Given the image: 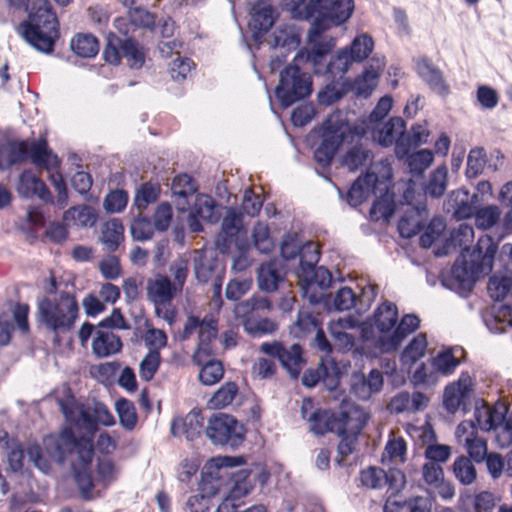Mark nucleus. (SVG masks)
<instances>
[{
    "label": "nucleus",
    "mask_w": 512,
    "mask_h": 512,
    "mask_svg": "<svg viewBox=\"0 0 512 512\" xmlns=\"http://www.w3.org/2000/svg\"><path fill=\"white\" fill-rule=\"evenodd\" d=\"M10 6L26 7L28 17L19 23L17 33L34 49L50 54L60 37V24L49 0H7Z\"/></svg>",
    "instance_id": "f257e3e1"
},
{
    "label": "nucleus",
    "mask_w": 512,
    "mask_h": 512,
    "mask_svg": "<svg viewBox=\"0 0 512 512\" xmlns=\"http://www.w3.org/2000/svg\"><path fill=\"white\" fill-rule=\"evenodd\" d=\"M169 271L173 279L166 274L156 273L147 279L145 292L147 300L154 307L155 315L172 325L177 316L173 301L182 294L189 273L188 261L184 259L174 261Z\"/></svg>",
    "instance_id": "f03ea898"
},
{
    "label": "nucleus",
    "mask_w": 512,
    "mask_h": 512,
    "mask_svg": "<svg viewBox=\"0 0 512 512\" xmlns=\"http://www.w3.org/2000/svg\"><path fill=\"white\" fill-rule=\"evenodd\" d=\"M474 240V229L468 224H460L451 232L449 243L455 249L461 250V260H457L452 267L455 278L463 283L472 274L477 273L486 259L492 260L496 253V245L488 235L481 236L470 253V244Z\"/></svg>",
    "instance_id": "7ed1b4c3"
},
{
    "label": "nucleus",
    "mask_w": 512,
    "mask_h": 512,
    "mask_svg": "<svg viewBox=\"0 0 512 512\" xmlns=\"http://www.w3.org/2000/svg\"><path fill=\"white\" fill-rule=\"evenodd\" d=\"M27 160L34 166L44 169L56 168L61 163L44 137L32 142L22 139L0 140V170H8Z\"/></svg>",
    "instance_id": "20e7f679"
},
{
    "label": "nucleus",
    "mask_w": 512,
    "mask_h": 512,
    "mask_svg": "<svg viewBox=\"0 0 512 512\" xmlns=\"http://www.w3.org/2000/svg\"><path fill=\"white\" fill-rule=\"evenodd\" d=\"M292 14L300 20L315 16L316 30H329L346 23L352 16L354 0H292Z\"/></svg>",
    "instance_id": "39448f33"
},
{
    "label": "nucleus",
    "mask_w": 512,
    "mask_h": 512,
    "mask_svg": "<svg viewBox=\"0 0 512 512\" xmlns=\"http://www.w3.org/2000/svg\"><path fill=\"white\" fill-rule=\"evenodd\" d=\"M41 321L56 336L70 332L79 316L75 294L60 291L58 296L43 297L38 303Z\"/></svg>",
    "instance_id": "423d86ee"
},
{
    "label": "nucleus",
    "mask_w": 512,
    "mask_h": 512,
    "mask_svg": "<svg viewBox=\"0 0 512 512\" xmlns=\"http://www.w3.org/2000/svg\"><path fill=\"white\" fill-rule=\"evenodd\" d=\"M310 430L318 436L327 433L343 435L347 432L360 434L366 421L361 411L355 407L342 409L338 412L331 409H316L308 418Z\"/></svg>",
    "instance_id": "0eeeda50"
},
{
    "label": "nucleus",
    "mask_w": 512,
    "mask_h": 512,
    "mask_svg": "<svg viewBox=\"0 0 512 512\" xmlns=\"http://www.w3.org/2000/svg\"><path fill=\"white\" fill-rule=\"evenodd\" d=\"M312 93V78L297 65H288L280 73L275 96L281 107L288 108Z\"/></svg>",
    "instance_id": "6e6552de"
},
{
    "label": "nucleus",
    "mask_w": 512,
    "mask_h": 512,
    "mask_svg": "<svg viewBox=\"0 0 512 512\" xmlns=\"http://www.w3.org/2000/svg\"><path fill=\"white\" fill-rule=\"evenodd\" d=\"M272 305L267 298L253 296L238 303L235 307V315L242 319L245 331L251 336H262L276 331L277 325L267 317H261V311L271 310Z\"/></svg>",
    "instance_id": "1a4fd4ad"
},
{
    "label": "nucleus",
    "mask_w": 512,
    "mask_h": 512,
    "mask_svg": "<svg viewBox=\"0 0 512 512\" xmlns=\"http://www.w3.org/2000/svg\"><path fill=\"white\" fill-rule=\"evenodd\" d=\"M205 433L214 444L233 448L241 445L245 438L243 426L233 416L224 413L209 418Z\"/></svg>",
    "instance_id": "9d476101"
},
{
    "label": "nucleus",
    "mask_w": 512,
    "mask_h": 512,
    "mask_svg": "<svg viewBox=\"0 0 512 512\" xmlns=\"http://www.w3.org/2000/svg\"><path fill=\"white\" fill-rule=\"evenodd\" d=\"M352 63L351 57L348 56V49L343 48L328 63L323 64L321 74L325 75L330 83L325 86L324 91L319 93L321 103L332 104L342 98L344 93L337 90L335 84L343 80Z\"/></svg>",
    "instance_id": "9b49d317"
},
{
    "label": "nucleus",
    "mask_w": 512,
    "mask_h": 512,
    "mask_svg": "<svg viewBox=\"0 0 512 512\" xmlns=\"http://www.w3.org/2000/svg\"><path fill=\"white\" fill-rule=\"evenodd\" d=\"M260 351L272 358H276L294 380L299 378L301 370L306 364L303 348L297 343L286 348L279 341L264 342L260 345Z\"/></svg>",
    "instance_id": "f8f14e48"
},
{
    "label": "nucleus",
    "mask_w": 512,
    "mask_h": 512,
    "mask_svg": "<svg viewBox=\"0 0 512 512\" xmlns=\"http://www.w3.org/2000/svg\"><path fill=\"white\" fill-rule=\"evenodd\" d=\"M345 136L342 124L330 118L323 121L320 127L321 142L314 151L315 161L323 168L329 167Z\"/></svg>",
    "instance_id": "ddd939ff"
},
{
    "label": "nucleus",
    "mask_w": 512,
    "mask_h": 512,
    "mask_svg": "<svg viewBox=\"0 0 512 512\" xmlns=\"http://www.w3.org/2000/svg\"><path fill=\"white\" fill-rule=\"evenodd\" d=\"M57 403L68 423L90 434L96 432L94 411L83 404H78L70 388L64 390L63 395L57 399Z\"/></svg>",
    "instance_id": "4468645a"
},
{
    "label": "nucleus",
    "mask_w": 512,
    "mask_h": 512,
    "mask_svg": "<svg viewBox=\"0 0 512 512\" xmlns=\"http://www.w3.org/2000/svg\"><path fill=\"white\" fill-rule=\"evenodd\" d=\"M473 393V380L468 372H462L457 381L446 386L443 393V406L448 413L459 409L468 410Z\"/></svg>",
    "instance_id": "2eb2a0df"
},
{
    "label": "nucleus",
    "mask_w": 512,
    "mask_h": 512,
    "mask_svg": "<svg viewBox=\"0 0 512 512\" xmlns=\"http://www.w3.org/2000/svg\"><path fill=\"white\" fill-rule=\"evenodd\" d=\"M79 439L71 427H64L59 433L46 436L44 444L49 456L62 464L75 452Z\"/></svg>",
    "instance_id": "dca6fc26"
},
{
    "label": "nucleus",
    "mask_w": 512,
    "mask_h": 512,
    "mask_svg": "<svg viewBox=\"0 0 512 512\" xmlns=\"http://www.w3.org/2000/svg\"><path fill=\"white\" fill-rule=\"evenodd\" d=\"M327 30H316L315 21H313L307 35L310 50L307 53V59L313 65L314 73L323 72V64H325L326 56L335 46L333 38H326L323 34Z\"/></svg>",
    "instance_id": "f3484780"
},
{
    "label": "nucleus",
    "mask_w": 512,
    "mask_h": 512,
    "mask_svg": "<svg viewBox=\"0 0 512 512\" xmlns=\"http://www.w3.org/2000/svg\"><path fill=\"white\" fill-rule=\"evenodd\" d=\"M219 467L212 472L202 473L199 483V492L208 498L214 497L221 490L224 484V478L228 475L227 468L236 467L244 463L242 457L225 456L220 459Z\"/></svg>",
    "instance_id": "a211bd4d"
},
{
    "label": "nucleus",
    "mask_w": 512,
    "mask_h": 512,
    "mask_svg": "<svg viewBox=\"0 0 512 512\" xmlns=\"http://www.w3.org/2000/svg\"><path fill=\"white\" fill-rule=\"evenodd\" d=\"M417 75L437 95L446 97L450 93V87L446 83L443 72L434 64L431 58L426 55L417 57L414 60Z\"/></svg>",
    "instance_id": "6ab92c4d"
},
{
    "label": "nucleus",
    "mask_w": 512,
    "mask_h": 512,
    "mask_svg": "<svg viewBox=\"0 0 512 512\" xmlns=\"http://www.w3.org/2000/svg\"><path fill=\"white\" fill-rule=\"evenodd\" d=\"M420 319L414 314H406L389 336H379L377 346L383 353L396 351L403 340L412 332L417 330Z\"/></svg>",
    "instance_id": "aec40b11"
},
{
    "label": "nucleus",
    "mask_w": 512,
    "mask_h": 512,
    "mask_svg": "<svg viewBox=\"0 0 512 512\" xmlns=\"http://www.w3.org/2000/svg\"><path fill=\"white\" fill-rule=\"evenodd\" d=\"M18 193L25 198L37 196L45 203L53 204V196L47 185L32 170H24L19 176Z\"/></svg>",
    "instance_id": "412c9836"
},
{
    "label": "nucleus",
    "mask_w": 512,
    "mask_h": 512,
    "mask_svg": "<svg viewBox=\"0 0 512 512\" xmlns=\"http://www.w3.org/2000/svg\"><path fill=\"white\" fill-rule=\"evenodd\" d=\"M204 417L201 411L192 410L184 418H175L171 423V434L175 437L185 436L193 441L201 435Z\"/></svg>",
    "instance_id": "4be33fe9"
},
{
    "label": "nucleus",
    "mask_w": 512,
    "mask_h": 512,
    "mask_svg": "<svg viewBox=\"0 0 512 512\" xmlns=\"http://www.w3.org/2000/svg\"><path fill=\"white\" fill-rule=\"evenodd\" d=\"M422 478L441 498L448 500L454 496V487L445 481L444 471L439 463L425 462L422 466Z\"/></svg>",
    "instance_id": "5701e85b"
},
{
    "label": "nucleus",
    "mask_w": 512,
    "mask_h": 512,
    "mask_svg": "<svg viewBox=\"0 0 512 512\" xmlns=\"http://www.w3.org/2000/svg\"><path fill=\"white\" fill-rule=\"evenodd\" d=\"M217 334V321L210 318L198 333L197 348L192 356V360L196 365L203 364L205 359L214 355L213 342L216 340Z\"/></svg>",
    "instance_id": "b1692460"
},
{
    "label": "nucleus",
    "mask_w": 512,
    "mask_h": 512,
    "mask_svg": "<svg viewBox=\"0 0 512 512\" xmlns=\"http://www.w3.org/2000/svg\"><path fill=\"white\" fill-rule=\"evenodd\" d=\"M378 182L379 178L375 172L367 171L364 175L359 176L347 192L348 203L354 207L363 204L372 193H375Z\"/></svg>",
    "instance_id": "393cba45"
},
{
    "label": "nucleus",
    "mask_w": 512,
    "mask_h": 512,
    "mask_svg": "<svg viewBox=\"0 0 512 512\" xmlns=\"http://www.w3.org/2000/svg\"><path fill=\"white\" fill-rule=\"evenodd\" d=\"M0 445L7 452V463L11 472L22 473L26 454V446L17 438L10 437L5 430L0 431Z\"/></svg>",
    "instance_id": "a878e982"
},
{
    "label": "nucleus",
    "mask_w": 512,
    "mask_h": 512,
    "mask_svg": "<svg viewBox=\"0 0 512 512\" xmlns=\"http://www.w3.org/2000/svg\"><path fill=\"white\" fill-rule=\"evenodd\" d=\"M477 195L464 189L453 191L448 198V211H452L458 220L468 219L474 216L476 212Z\"/></svg>",
    "instance_id": "bb28decb"
},
{
    "label": "nucleus",
    "mask_w": 512,
    "mask_h": 512,
    "mask_svg": "<svg viewBox=\"0 0 512 512\" xmlns=\"http://www.w3.org/2000/svg\"><path fill=\"white\" fill-rule=\"evenodd\" d=\"M122 341L118 335L111 330L97 327L92 342V351L98 358L108 357L117 354L122 349Z\"/></svg>",
    "instance_id": "cd10ccee"
},
{
    "label": "nucleus",
    "mask_w": 512,
    "mask_h": 512,
    "mask_svg": "<svg viewBox=\"0 0 512 512\" xmlns=\"http://www.w3.org/2000/svg\"><path fill=\"white\" fill-rule=\"evenodd\" d=\"M242 229V217L235 211L230 210L223 218L221 230L217 235L216 244L224 252L229 249L232 242L236 239Z\"/></svg>",
    "instance_id": "c85d7f7f"
},
{
    "label": "nucleus",
    "mask_w": 512,
    "mask_h": 512,
    "mask_svg": "<svg viewBox=\"0 0 512 512\" xmlns=\"http://www.w3.org/2000/svg\"><path fill=\"white\" fill-rule=\"evenodd\" d=\"M430 133L422 125H414L410 134L402 135L396 142L395 154L399 159L409 154L412 148H416L421 144L427 143Z\"/></svg>",
    "instance_id": "c756f323"
},
{
    "label": "nucleus",
    "mask_w": 512,
    "mask_h": 512,
    "mask_svg": "<svg viewBox=\"0 0 512 512\" xmlns=\"http://www.w3.org/2000/svg\"><path fill=\"white\" fill-rule=\"evenodd\" d=\"M137 340H143L149 350L159 351L167 346L168 337L164 330L153 327L150 320L144 321L143 327L137 326L134 330Z\"/></svg>",
    "instance_id": "7c9ffc66"
},
{
    "label": "nucleus",
    "mask_w": 512,
    "mask_h": 512,
    "mask_svg": "<svg viewBox=\"0 0 512 512\" xmlns=\"http://www.w3.org/2000/svg\"><path fill=\"white\" fill-rule=\"evenodd\" d=\"M398 321V309L392 302H384L374 312V324L379 336H389Z\"/></svg>",
    "instance_id": "2f4dec72"
},
{
    "label": "nucleus",
    "mask_w": 512,
    "mask_h": 512,
    "mask_svg": "<svg viewBox=\"0 0 512 512\" xmlns=\"http://www.w3.org/2000/svg\"><path fill=\"white\" fill-rule=\"evenodd\" d=\"M284 275L281 272L277 261L271 260L260 265L258 269V285L262 291L273 292L284 281Z\"/></svg>",
    "instance_id": "473e14b6"
},
{
    "label": "nucleus",
    "mask_w": 512,
    "mask_h": 512,
    "mask_svg": "<svg viewBox=\"0 0 512 512\" xmlns=\"http://www.w3.org/2000/svg\"><path fill=\"white\" fill-rule=\"evenodd\" d=\"M253 469L243 468L233 473H228L231 486L228 494L234 499L242 501L253 490Z\"/></svg>",
    "instance_id": "72a5a7b5"
},
{
    "label": "nucleus",
    "mask_w": 512,
    "mask_h": 512,
    "mask_svg": "<svg viewBox=\"0 0 512 512\" xmlns=\"http://www.w3.org/2000/svg\"><path fill=\"white\" fill-rule=\"evenodd\" d=\"M319 316V314H315L307 308L300 309L296 321L291 326V333L297 338H305L307 335L315 332L322 326Z\"/></svg>",
    "instance_id": "f704fd0d"
},
{
    "label": "nucleus",
    "mask_w": 512,
    "mask_h": 512,
    "mask_svg": "<svg viewBox=\"0 0 512 512\" xmlns=\"http://www.w3.org/2000/svg\"><path fill=\"white\" fill-rule=\"evenodd\" d=\"M404 134V120L401 117H392L376 131L374 137L381 146L389 147L394 143L396 144L397 140Z\"/></svg>",
    "instance_id": "c9c22d12"
},
{
    "label": "nucleus",
    "mask_w": 512,
    "mask_h": 512,
    "mask_svg": "<svg viewBox=\"0 0 512 512\" xmlns=\"http://www.w3.org/2000/svg\"><path fill=\"white\" fill-rule=\"evenodd\" d=\"M274 8L272 6H265L257 10L251 17L249 27L253 33L255 40L263 37L275 22Z\"/></svg>",
    "instance_id": "e433bc0d"
},
{
    "label": "nucleus",
    "mask_w": 512,
    "mask_h": 512,
    "mask_svg": "<svg viewBox=\"0 0 512 512\" xmlns=\"http://www.w3.org/2000/svg\"><path fill=\"white\" fill-rule=\"evenodd\" d=\"M239 393V387L234 381H227L222 384L207 402L210 409H224L235 400Z\"/></svg>",
    "instance_id": "4c0bfd02"
},
{
    "label": "nucleus",
    "mask_w": 512,
    "mask_h": 512,
    "mask_svg": "<svg viewBox=\"0 0 512 512\" xmlns=\"http://www.w3.org/2000/svg\"><path fill=\"white\" fill-rule=\"evenodd\" d=\"M320 381L329 389L335 388L338 383L336 378L330 375L323 361L316 368L306 370L302 376V384L308 388L316 386Z\"/></svg>",
    "instance_id": "58836bf2"
},
{
    "label": "nucleus",
    "mask_w": 512,
    "mask_h": 512,
    "mask_svg": "<svg viewBox=\"0 0 512 512\" xmlns=\"http://www.w3.org/2000/svg\"><path fill=\"white\" fill-rule=\"evenodd\" d=\"M101 240L109 252H114L124 240V227L119 219L107 221L102 230Z\"/></svg>",
    "instance_id": "ea45409f"
},
{
    "label": "nucleus",
    "mask_w": 512,
    "mask_h": 512,
    "mask_svg": "<svg viewBox=\"0 0 512 512\" xmlns=\"http://www.w3.org/2000/svg\"><path fill=\"white\" fill-rule=\"evenodd\" d=\"M71 48L82 58H92L99 52V41L92 34L79 33L71 40Z\"/></svg>",
    "instance_id": "a19ab883"
},
{
    "label": "nucleus",
    "mask_w": 512,
    "mask_h": 512,
    "mask_svg": "<svg viewBox=\"0 0 512 512\" xmlns=\"http://www.w3.org/2000/svg\"><path fill=\"white\" fill-rule=\"evenodd\" d=\"M161 193V186L157 182H144L136 190L134 205L140 211L145 210L150 204L155 203Z\"/></svg>",
    "instance_id": "79ce46f5"
},
{
    "label": "nucleus",
    "mask_w": 512,
    "mask_h": 512,
    "mask_svg": "<svg viewBox=\"0 0 512 512\" xmlns=\"http://www.w3.org/2000/svg\"><path fill=\"white\" fill-rule=\"evenodd\" d=\"M199 381L205 386H212L220 382L224 376V366L220 360L205 359L203 364H200Z\"/></svg>",
    "instance_id": "37998d69"
},
{
    "label": "nucleus",
    "mask_w": 512,
    "mask_h": 512,
    "mask_svg": "<svg viewBox=\"0 0 512 512\" xmlns=\"http://www.w3.org/2000/svg\"><path fill=\"white\" fill-rule=\"evenodd\" d=\"M115 410L118 414L121 426L126 431H133L138 422V415L134 403L126 398H120L115 403Z\"/></svg>",
    "instance_id": "c03bdc74"
},
{
    "label": "nucleus",
    "mask_w": 512,
    "mask_h": 512,
    "mask_svg": "<svg viewBox=\"0 0 512 512\" xmlns=\"http://www.w3.org/2000/svg\"><path fill=\"white\" fill-rule=\"evenodd\" d=\"M121 52L130 68L140 69L144 65L145 52L135 39L130 37L123 40L121 42Z\"/></svg>",
    "instance_id": "a18cd8bd"
},
{
    "label": "nucleus",
    "mask_w": 512,
    "mask_h": 512,
    "mask_svg": "<svg viewBox=\"0 0 512 512\" xmlns=\"http://www.w3.org/2000/svg\"><path fill=\"white\" fill-rule=\"evenodd\" d=\"M348 56L353 62H362L369 57L374 48L373 38L368 34H361L354 38L351 45L346 47Z\"/></svg>",
    "instance_id": "49530a36"
},
{
    "label": "nucleus",
    "mask_w": 512,
    "mask_h": 512,
    "mask_svg": "<svg viewBox=\"0 0 512 512\" xmlns=\"http://www.w3.org/2000/svg\"><path fill=\"white\" fill-rule=\"evenodd\" d=\"M452 470L455 478L462 485L472 484L477 476V472L472 463V460L469 457L463 455L455 459Z\"/></svg>",
    "instance_id": "de8ad7c7"
},
{
    "label": "nucleus",
    "mask_w": 512,
    "mask_h": 512,
    "mask_svg": "<svg viewBox=\"0 0 512 512\" xmlns=\"http://www.w3.org/2000/svg\"><path fill=\"white\" fill-rule=\"evenodd\" d=\"M448 169L445 165L437 167L430 175L425 193L434 198L441 197L447 188Z\"/></svg>",
    "instance_id": "09e8293b"
},
{
    "label": "nucleus",
    "mask_w": 512,
    "mask_h": 512,
    "mask_svg": "<svg viewBox=\"0 0 512 512\" xmlns=\"http://www.w3.org/2000/svg\"><path fill=\"white\" fill-rule=\"evenodd\" d=\"M427 338L423 333L416 335L404 349L401 359L405 364H414L420 360L427 350Z\"/></svg>",
    "instance_id": "8fccbe9b"
},
{
    "label": "nucleus",
    "mask_w": 512,
    "mask_h": 512,
    "mask_svg": "<svg viewBox=\"0 0 512 512\" xmlns=\"http://www.w3.org/2000/svg\"><path fill=\"white\" fill-rule=\"evenodd\" d=\"M253 243L255 248L264 254L273 251L275 243L270 234L269 226L262 222H257L253 227Z\"/></svg>",
    "instance_id": "3c124183"
},
{
    "label": "nucleus",
    "mask_w": 512,
    "mask_h": 512,
    "mask_svg": "<svg viewBox=\"0 0 512 512\" xmlns=\"http://www.w3.org/2000/svg\"><path fill=\"white\" fill-rule=\"evenodd\" d=\"M407 442L402 436L389 438L387 441L382 459L387 458L391 462L404 463L406 461Z\"/></svg>",
    "instance_id": "603ef678"
},
{
    "label": "nucleus",
    "mask_w": 512,
    "mask_h": 512,
    "mask_svg": "<svg viewBox=\"0 0 512 512\" xmlns=\"http://www.w3.org/2000/svg\"><path fill=\"white\" fill-rule=\"evenodd\" d=\"M197 189L198 186L195 179L186 173L177 175L172 180V193L179 198L186 200L188 197L194 195Z\"/></svg>",
    "instance_id": "864d4df0"
},
{
    "label": "nucleus",
    "mask_w": 512,
    "mask_h": 512,
    "mask_svg": "<svg viewBox=\"0 0 512 512\" xmlns=\"http://www.w3.org/2000/svg\"><path fill=\"white\" fill-rule=\"evenodd\" d=\"M26 454L29 461L33 463L34 467L43 472L44 474L50 473L52 464L48 456L45 455L42 447L36 441L28 442L26 445Z\"/></svg>",
    "instance_id": "5fc2aeb1"
},
{
    "label": "nucleus",
    "mask_w": 512,
    "mask_h": 512,
    "mask_svg": "<svg viewBox=\"0 0 512 512\" xmlns=\"http://www.w3.org/2000/svg\"><path fill=\"white\" fill-rule=\"evenodd\" d=\"M74 479L75 483L81 493V496L84 500L89 501L94 498L93 490H94V482L91 473V469L85 468H77L76 465H73Z\"/></svg>",
    "instance_id": "6e6d98bb"
},
{
    "label": "nucleus",
    "mask_w": 512,
    "mask_h": 512,
    "mask_svg": "<svg viewBox=\"0 0 512 512\" xmlns=\"http://www.w3.org/2000/svg\"><path fill=\"white\" fill-rule=\"evenodd\" d=\"M161 364V354L156 350H149L141 360L139 365L140 378L145 381H151L157 373Z\"/></svg>",
    "instance_id": "4d7b16f0"
},
{
    "label": "nucleus",
    "mask_w": 512,
    "mask_h": 512,
    "mask_svg": "<svg viewBox=\"0 0 512 512\" xmlns=\"http://www.w3.org/2000/svg\"><path fill=\"white\" fill-rule=\"evenodd\" d=\"M299 262L301 269L308 273L313 270L320 258V252L314 242H306L299 248Z\"/></svg>",
    "instance_id": "13d9d810"
},
{
    "label": "nucleus",
    "mask_w": 512,
    "mask_h": 512,
    "mask_svg": "<svg viewBox=\"0 0 512 512\" xmlns=\"http://www.w3.org/2000/svg\"><path fill=\"white\" fill-rule=\"evenodd\" d=\"M409 169L414 174L423 173L433 162L434 156L432 151L422 149L415 153L406 155Z\"/></svg>",
    "instance_id": "bf43d9fd"
},
{
    "label": "nucleus",
    "mask_w": 512,
    "mask_h": 512,
    "mask_svg": "<svg viewBox=\"0 0 512 512\" xmlns=\"http://www.w3.org/2000/svg\"><path fill=\"white\" fill-rule=\"evenodd\" d=\"M512 288V279L509 277L493 276L488 281V293L494 301H502Z\"/></svg>",
    "instance_id": "052dcab7"
},
{
    "label": "nucleus",
    "mask_w": 512,
    "mask_h": 512,
    "mask_svg": "<svg viewBox=\"0 0 512 512\" xmlns=\"http://www.w3.org/2000/svg\"><path fill=\"white\" fill-rule=\"evenodd\" d=\"M486 165V155L483 148L471 149L467 157L466 176L468 178L478 177Z\"/></svg>",
    "instance_id": "680f3d73"
},
{
    "label": "nucleus",
    "mask_w": 512,
    "mask_h": 512,
    "mask_svg": "<svg viewBox=\"0 0 512 512\" xmlns=\"http://www.w3.org/2000/svg\"><path fill=\"white\" fill-rule=\"evenodd\" d=\"M130 16V23H132L134 30L137 28L153 30L156 23V16L141 7H132L128 12Z\"/></svg>",
    "instance_id": "e2e57ef3"
},
{
    "label": "nucleus",
    "mask_w": 512,
    "mask_h": 512,
    "mask_svg": "<svg viewBox=\"0 0 512 512\" xmlns=\"http://www.w3.org/2000/svg\"><path fill=\"white\" fill-rule=\"evenodd\" d=\"M118 469L112 459H98L96 464L97 481L107 487L117 478Z\"/></svg>",
    "instance_id": "0e129e2a"
},
{
    "label": "nucleus",
    "mask_w": 512,
    "mask_h": 512,
    "mask_svg": "<svg viewBox=\"0 0 512 512\" xmlns=\"http://www.w3.org/2000/svg\"><path fill=\"white\" fill-rule=\"evenodd\" d=\"M500 214V209L495 205L476 209L474 216L477 227L482 230L492 227L499 221Z\"/></svg>",
    "instance_id": "69168bd1"
},
{
    "label": "nucleus",
    "mask_w": 512,
    "mask_h": 512,
    "mask_svg": "<svg viewBox=\"0 0 512 512\" xmlns=\"http://www.w3.org/2000/svg\"><path fill=\"white\" fill-rule=\"evenodd\" d=\"M379 73L373 69L365 71L355 79L354 88L356 93L361 96H369L377 84Z\"/></svg>",
    "instance_id": "338daca9"
},
{
    "label": "nucleus",
    "mask_w": 512,
    "mask_h": 512,
    "mask_svg": "<svg viewBox=\"0 0 512 512\" xmlns=\"http://www.w3.org/2000/svg\"><path fill=\"white\" fill-rule=\"evenodd\" d=\"M369 158V151L361 146H354L342 158V164L350 171H356L364 166Z\"/></svg>",
    "instance_id": "774afa93"
}]
</instances>
